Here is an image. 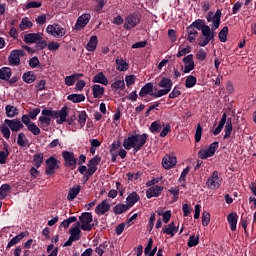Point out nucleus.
<instances>
[{"instance_id": "f257e3e1", "label": "nucleus", "mask_w": 256, "mask_h": 256, "mask_svg": "<svg viewBox=\"0 0 256 256\" xmlns=\"http://www.w3.org/2000/svg\"><path fill=\"white\" fill-rule=\"evenodd\" d=\"M206 19L208 23H212L211 27L205 25V22L201 19H197L190 25L192 29H197L202 33V38L198 41L199 47H207L211 41H215V31L221 25V10H217L216 13L208 12Z\"/></svg>"}, {"instance_id": "f03ea898", "label": "nucleus", "mask_w": 256, "mask_h": 256, "mask_svg": "<svg viewBox=\"0 0 256 256\" xmlns=\"http://www.w3.org/2000/svg\"><path fill=\"white\" fill-rule=\"evenodd\" d=\"M147 139H149V135L147 133L129 134L123 141V147L126 151H131V149H133L134 153H138V151H141L143 145L147 143Z\"/></svg>"}, {"instance_id": "7ed1b4c3", "label": "nucleus", "mask_w": 256, "mask_h": 256, "mask_svg": "<svg viewBox=\"0 0 256 256\" xmlns=\"http://www.w3.org/2000/svg\"><path fill=\"white\" fill-rule=\"evenodd\" d=\"M91 223H93V215L91 212H84L79 217V221L76 225H78L82 231H91V229H93V225H91Z\"/></svg>"}, {"instance_id": "20e7f679", "label": "nucleus", "mask_w": 256, "mask_h": 256, "mask_svg": "<svg viewBox=\"0 0 256 256\" xmlns=\"http://www.w3.org/2000/svg\"><path fill=\"white\" fill-rule=\"evenodd\" d=\"M69 234L70 237L68 241L65 242V247H71L74 241H79V239H81V227L75 224L73 227L70 228Z\"/></svg>"}, {"instance_id": "39448f33", "label": "nucleus", "mask_w": 256, "mask_h": 256, "mask_svg": "<svg viewBox=\"0 0 256 256\" xmlns=\"http://www.w3.org/2000/svg\"><path fill=\"white\" fill-rule=\"evenodd\" d=\"M221 183H223V179L219 178V171L215 170L208 178L206 185L212 191H215L221 187Z\"/></svg>"}, {"instance_id": "423d86ee", "label": "nucleus", "mask_w": 256, "mask_h": 256, "mask_svg": "<svg viewBox=\"0 0 256 256\" xmlns=\"http://www.w3.org/2000/svg\"><path fill=\"white\" fill-rule=\"evenodd\" d=\"M219 149V142H213L210 144L208 149H201L198 151L199 159H209V157H213L215 152Z\"/></svg>"}, {"instance_id": "0eeeda50", "label": "nucleus", "mask_w": 256, "mask_h": 256, "mask_svg": "<svg viewBox=\"0 0 256 256\" xmlns=\"http://www.w3.org/2000/svg\"><path fill=\"white\" fill-rule=\"evenodd\" d=\"M139 23H141V16L137 13L130 14L124 20V29H133V27H137Z\"/></svg>"}, {"instance_id": "6e6552de", "label": "nucleus", "mask_w": 256, "mask_h": 256, "mask_svg": "<svg viewBox=\"0 0 256 256\" xmlns=\"http://www.w3.org/2000/svg\"><path fill=\"white\" fill-rule=\"evenodd\" d=\"M42 115H44V117H53V119H58L57 123H64L65 107H63L61 111L43 110Z\"/></svg>"}, {"instance_id": "1a4fd4ad", "label": "nucleus", "mask_w": 256, "mask_h": 256, "mask_svg": "<svg viewBox=\"0 0 256 256\" xmlns=\"http://www.w3.org/2000/svg\"><path fill=\"white\" fill-rule=\"evenodd\" d=\"M19 57H25V51L13 50L8 57V61L11 65L18 67V65H21V59Z\"/></svg>"}, {"instance_id": "9d476101", "label": "nucleus", "mask_w": 256, "mask_h": 256, "mask_svg": "<svg viewBox=\"0 0 256 256\" xmlns=\"http://www.w3.org/2000/svg\"><path fill=\"white\" fill-rule=\"evenodd\" d=\"M91 21V14L85 13L78 17L76 24L74 26L76 31H81V29H85L87 25Z\"/></svg>"}, {"instance_id": "9b49d317", "label": "nucleus", "mask_w": 256, "mask_h": 256, "mask_svg": "<svg viewBox=\"0 0 256 256\" xmlns=\"http://www.w3.org/2000/svg\"><path fill=\"white\" fill-rule=\"evenodd\" d=\"M184 66H182L183 73H191L195 69V61L193 60V54L183 58Z\"/></svg>"}, {"instance_id": "f8f14e48", "label": "nucleus", "mask_w": 256, "mask_h": 256, "mask_svg": "<svg viewBox=\"0 0 256 256\" xmlns=\"http://www.w3.org/2000/svg\"><path fill=\"white\" fill-rule=\"evenodd\" d=\"M57 163H59V161H57L53 156L46 160V175H53V173H55V169H59V165H57Z\"/></svg>"}, {"instance_id": "ddd939ff", "label": "nucleus", "mask_w": 256, "mask_h": 256, "mask_svg": "<svg viewBox=\"0 0 256 256\" xmlns=\"http://www.w3.org/2000/svg\"><path fill=\"white\" fill-rule=\"evenodd\" d=\"M65 165L70 169H77V158L73 152L65 151Z\"/></svg>"}, {"instance_id": "4468645a", "label": "nucleus", "mask_w": 256, "mask_h": 256, "mask_svg": "<svg viewBox=\"0 0 256 256\" xmlns=\"http://www.w3.org/2000/svg\"><path fill=\"white\" fill-rule=\"evenodd\" d=\"M43 39V33H29L24 35V43L31 45L33 43H39Z\"/></svg>"}, {"instance_id": "2eb2a0df", "label": "nucleus", "mask_w": 256, "mask_h": 256, "mask_svg": "<svg viewBox=\"0 0 256 256\" xmlns=\"http://www.w3.org/2000/svg\"><path fill=\"white\" fill-rule=\"evenodd\" d=\"M109 209H111V204H109V201L107 200H103L101 203H99L96 208H95V214L96 215H105V213H107V211H109Z\"/></svg>"}, {"instance_id": "dca6fc26", "label": "nucleus", "mask_w": 256, "mask_h": 256, "mask_svg": "<svg viewBox=\"0 0 256 256\" xmlns=\"http://www.w3.org/2000/svg\"><path fill=\"white\" fill-rule=\"evenodd\" d=\"M177 165V157L166 155L162 159V167L165 169H173Z\"/></svg>"}, {"instance_id": "f3484780", "label": "nucleus", "mask_w": 256, "mask_h": 256, "mask_svg": "<svg viewBox=\"0 0 256 256\" xmlns=\"http://www.w3.org/2000/svg\"><path fill=\"white\" fill-rule=\"evenodd\" d=\"M5 125H8L9 129H11V131H14L15 133L23 129V123H21V121L17 119H13V120L6 119Z\"/></svg>"}, {"instance_id": "a211bd4d", "label": "nucleus", "mask_w": 256, "mask_h": 256, "mask_svg": "<svg viewBox=\"0 0 256 256\" xmlns=\"http://www.w3.org/2000/svg\"><path fill=\"white\" fill-rule=\"evenodd\" d=\"M146 95H150L154 97L155 93L153 92V83H146L139 92V97H146Z\"/></svg>"}, {"instance_id": "6ab92c4d", "label": "nucleus", "mask_w": 256, "mask_h": 256, "mask_svg": "<svg viewBox=\"0 0 256 256\" xmlns=\"http://www.w3.org/2000/svg\"><path fill=\"white\" fill-rule=\"evenodd\" d=\"M46 31L50 35H53V37H63V28H60L57 24L49 25Z\"/></svg>"}, {"instance_id": "aec40b11", "label": "nucleus", "mask_w": 256, "mask_h": 256, "mask_svg": "<svg viewBox=\"0 0 256 256\" xmlns=\"http://www.w3.org/2000/svg\"><path fill=\"white\" fill-rule=\"evenodd\" d=\"M179 231V227L175 226V222H170L167 226L162 228V232L171 237H175V234Z\"/></svg>"}, {"instance_id": "412c9836", "label": "nucleus", "mask_w": 256, "mask_h": 256, "mask_svg": "<svg viewBox=\"0 0 256 256\" xmlns=\"http://www.w3.org/2000/svg\"><path fill=\"white\" fill-rule=\"evenodd\" d=\"M161 193H163V187H161V186H154V187L149 188L146 191V197H147V199H151L153 197H159V195Z\"/></svg>"}, {"instance_id": "4be33fe9", "label": "nucleus", "mask_w": 256, "mask_h": 256, "mask_svg": "<svg viewBox=\"0 0 256 256\" xmlns=\"http://www.w3.org/2000/svg\"><path fill=\"white\" fill-rule=\"evenodd\" d=\"M140 200L141 196H139L137 192H132L126 198V205L131 209V207H133L135 203H138Z\"/></svg>"}, {"instance_id": "5701e85b", "label": "nucleus", "mask_w": 256, "mask_h": 256, "mask_svg": "<svg viewBox=\"0 0 256 256\" xmlns=\"http://www.w3.org/2000/svg\"><path fill=\"white\" fill-rule=\"evenodd\" d=\"M238 219H239V216L237 215V213L232 212V213L228 214L227 221L230 225L231 231H237V221H238Z\"/></svg>"}, {"instance_id": "b1692460", "label": "nucleus", "mask_w": 256, "mask_h": 256, "mask_svg": "<svg viewBox=\"0 0 256 256\" xmlns=\"http://www.w3.org/2000/svg\"><path fill=\"white\" fill-rule=\"evenodd\" d=\"M83 77L82 73H74L70 76L65 77V85L68 87H72V85H75V82L79 81Z\"/></svg>"}, {"instance_id": "393cba45", "label": "nucleus", "mask_w": 256, "mask_h": 256, "mask_svg": "<svg viewBox=\"0 0 256 256\" xmlns=\"http://www.w3.org/2000/svg\"><path fill=\"white\" fill-rule=\"evenodd\" d=\"M92 93H93L94 99H101V97L105 95V88H103L99 84H95L92 86Z\"/></svg>"}, {"instance_id": "a878e982", "label": "nucleus", "mask_w": 256, "mask_h": 256, "mask_svg": "<svg viewBox=\"0 0 256 256\" xmlns=\"http://www.w3.org/2000/svg\"><path fill=\"white\" fill-rule=\"evenodd\" d=\"M158 87L171 91V89H173V81L170 78L164 77L158 83Z\"/></svg>"}, {"instance_id": "bb28decb", "label": "nucleus", "mask_w": 256, "mask_h": 256, "mask_svg": "<svg viewBox=\"0 0 256 256\" xmlns=\"http://www.w3.org/2000/svg\"><path fill=\"white\" fill-rule=\"evenodd\" d=\"M80 192H81V186L80 185H77V186H74V187L70 188L69 191H68L67 200L68 201H73V199H75L79 195Z\"/></svg>"}, {"instance_id": "cd10ccee", "label": "nucleus", "mask_w": 256, "mask_h": 256, "mask_svg": "<svg viewBox=\"0 0 256 256\" xmlns=\"http://www.w3.org/2000/svg\"><path fill=\"white\" fill-rule=\"evenodd\" d=\"M186 31L188 33L187 40L189 41V43H195L197 35H199V32H197V30H195V28L191 26H188Z\"/></svg>"}, {"instance_id": "c85d7f7f", "label": "nucleus", "mask_w": 256, "mask_h": 256, "mask_svg": "<svg viewBox=\"0 0 256 256\" xmlns=\"http://www.w3.org/2000/svg\"><path fill=\"white\" fill-rule=\"evenodd\" d=\"M225 123H227V113H223L218 126L213 131V135H219V133L223 131V128L225 127Z\"/></svg>"}, {"instance_id": "c756f323", "label": "nucleus", "mask_w": 256, "mask_h": 256, "mask_svg": "<svg viewBox=\"0 0 256 256\" xmlns=\"http://www.w3.org/2000/svg\"><path fill=\"white\" fill-rule=\"evenodd\" d=\"M99 41L97 40V36L93 35L90 37L88 43L86 44L87 51L93 52L97 49Z\"/></svg>"}, {"instance_id": "7c9ffc66", "label": "nucleus", "mask_w": 256, "mask_h": 256, "mask_svg": "<svg viewBox=\"0 0 256 256\" xmlns=\"http://www.w3.org/2000/svg\"><path fill=\"white\" fill-rule=\"evenodd\" d=\"M92 81L93 83H100L101 85L109 84V80L107 79L105 74H103V72H99L98 74H96Z\"/></svg>"}, {"instance_id": "2f4dec72", "label": "nucleus", "mask_w": 256, "mask_h": 256, "mask_svg": "<svg viewBox=\"0 0 256 256\" xmlns=\"http://www.w3.org/2000/svg\"><path fill=\"white\" fill-rule=\"evenodd\" d=\"M111 89L114 91H123V89H125V80H123V78H115L114 82L111 84Z\"/></svg>"}, {"instance_id": "473e14b6", "label": "nucleus", "mask_w": 256, "mask_h": 256, "mask_svg": "<svg viewBox=\"0 0 256 256\" xmlns=\"http://www.w3.org/2000/svg\"><path fill=\"white\" fill-rule=\"evenodd\" d=\"M121 147V142H114L112 143L110 147V155H111V161L112 163H115L117 161V149Z\"/></svg>"}, {"instance_id": "72a5a7b5", "label": "nucleus", "mask_w": 256, "mask_h": 256, "mask_svg": "<svg viewBox=\"0 0 256 256\" xmlns=\"http://www.w3.org/2000/svg\"><path fill=\"white\" fill-rule=\"evenodd\" d=\"M224 137L223 139H229L231 137V134L233 133V123L231 122V118L226 120V125L224 128Z\"/></svg>"}, {"instance_id": "f704fd0d", "label": "nucleus", "mask_w": 256, "mask_h": 256, "mask_svg": "<svg viewBox=\"0 0 256 256\" xmlns=\"http://www.w3.org/2000/svg\"><path fill=\"white\" fill-rule=\"evenodd\" d=\"M67 99L72 103H83L85 101V94H70L67 96Z\"/></svg>"}, {"instance_id": "c9c22d12", "label": "nucleus", "mask_w": 256, "mask_h": 256, "mask_svg": "<svg viewBox=\"0 0 256 256\" xmlns=\"http://www.w3.org/2000/svg\"><path fill=\"white\" fill-rule=\"evenodd\" d=\"M116 65L118 71H127L129 69V63L127 61L123 60L122 57H118L116 59Z\"/></svg>"}, {"instance_id": "e433bc0d", "label": "nucleus", "mask_w": 256, "mask_h": 256, "mask_svg": "<svg viewBox=\"0 0 256 256\" xmlns=\"http://www.w3.org/2000/svg\"><path fill=\"white\" fill-rule=\"evenodd\" d=\"M129 206L127 204H117L113 208V212L115 215H121L122 213H125V211L129 210Z\"/></svg>"}, {"instance_id": "4c0bfd02", "label": "nucleus", "mask_w": 256, "mask_h": 256, "mask_svg": "<svg viewBox=\"0 0 256 256\" xmlns=\"http://www.w3.org/2000/svg\"><path fill=\"white\" fill-rule=\"evenodd\" d=\"M195 85H197V78L193 75L187 76V78L185 80V87L187 89H191V88L195 87Z\"/></svg>"}, {"instance_id": "58836bf2", "label": "nucleus", "mask_w": 256, "mask_h": 256, "mask_svg": "<svg viewBox=\"0 0 256 256\" xmlns=\"http://www.w3.org/2000/svg\"><path fill=\"white\" fill-rule=\"evenodd\" d=\"M69 111H67V109L65 110V122L67 123V125H75V121H77V116L74 114V113H70V116H69Z\"/></svg>"}, {"instance_id": "ea45409f", "label": "nucleus", "mask_w": 256, "mask_h": 256, "mask_svg": "<svg viewBox=\"0 0 256 256\" xmlns=\"http://www.w3.org/2000/svg\"><path fill=\"white\" fill-rule=\"evenodd\" d=\"M11 78V68L5 67L0 69V79H3L4 81H8V79Z\"/></svg>"}, {"instance_id": "a19ab883", "label": "nucleus", "mask_w": 256, "mask_h": 256, "mask_svg": "<svg viewBox=\"0 0 256 256\" xmlns=\"http://www.w3.org/2000/svg\"><path fill=\"white\" fill-rule=\"evenodd\" d=\"M31 27H33V22H31L29 18H23L19 25V29L21 31H25V29H31Z\"/></svg>"}, {"instance_id": "79ce46f5", "label": "nucleus", "mask_w": 256, "mask_h": 256, "mask_svg": "<svg viewBox=\"0 0 256 256\" xmlns=\"http://www.w3.org/2000/svg\"><path fill=\"white\" fill-rule=\"evenodd\" d=\"M7 144L4 145L5 151H0V164L5 165L7 163V158L9 157V150L7 149Z\"/></svg>"}, {"instance_id": "37998d69", "label": "nucleus", "mask_w": 256, "mask_h": 256, "mask_svg": "<svg viewBox=\"0 0 256 256\" xmlns=\"http://www.w3.org/2000/svg\"><path fill=\"white\" fill-rule=\"evenodd\" d=\"M107 247H109V242L108 241H104L102 244H100L98 247H96L95 252L99 256H103L105 251H107Z\"/></svg>"}, {"instance_id": "c03bdc74", "label": "nucleus", "mask_w": 256, "mask_h": 256, "mask_svg": "<svg viewBox=\"0 0 256 256\" xmlns=\"http://www.w3.org/2000/svg\"><path fill=\"white\" fill-rule=\"evenodd\" d=\"M228 33H229V28L227 26L223 27L222 30L219 32L218 37H219V41H221V43L227 42Z\"/></svg>"}, {"instance_id": "a18cd8bd", "label": "nucleus", "mask_w": 256, "mask_h": 256, "mask_svg": "<svg viewBox=\"0 0 256 256\" xmlns=\"http://www.w3.org/2000/svg\"><path fill=\"white\" fill-rule=\"evenodd\" d=\"M24 237H25V233L22 232L19 235H17L16 237L12 238L7 245V249L13 247V245H17V243H19V241H21V239H23Z\"/></svg>"}, {"instance_id": "49530a36", "label": "nucleus", "mask_w": 256, "mask_h": 256, "mask_svg": "<svg viewBox=\"0 0 256 256\" xmlns=\"http://www.w3.org/2000/svg\"><path fill=\"white\" fill-rule=\"evenodd\" d=\"M162 127L163 126L161 125V122L154 121L150 125V131H151V133H161Z\"/></svg>"}, {"instance_id": "de8ad7c7", "label": "nucleus", "mask_w": 256, "mask_h": 256, "mask_svg": "<svg viewBox=\"0 0 256 256\" xmlns=\"http://www.w3.org/2000/svg\"><path fill=\"white\" fill-rule=\"evenodd\" d=\"M19 110H17L16 107L7 105L6 106V115L7 117H15V115H18Z\"/></svg>"}, {"instance_id": "09e8293b", "label": "nucleus", "mask_w": 256, "mask_h": 256, "mask_svg": "<svg viewBox=\"0 0 256 256\" xmlns=\"http://www.w3.org/2000/svg\"><path fill=\"white\" fill-rule=\"evenodd\" d=\"M9 191H11V186L9 184H3L0 188L1 199H5Z\"/></svg>"}, {"instance_id": "8fccbe9b", "label": "nucleus", "mask_w": 256, "mask_h": 256, "mask_svg": "<svg viewBox=\"0 0 256 256\" xmlns=\"http://www.w3.org/2000/svg\"><path fill=\"white\" fill-rule=\"evenodd\" d=\"M33 163L37 169L41 167V163H43V153H39L34 155Z\"/></svg>"}, {"instance_id": "3c124183", "label": "nucleus", "mask_w": 256, "mask_h": 256, "mask_svg": "<svg viewBox=\"0 0 256 256\" xmlns=\"http://www.w3.org/2000/svg\"><path fill=\"white\" fill-rule=\"evenodd\" d=\"M17 143L20 147H27V143H29V141L25 139V133L21 132L18 135Z\"/></svg>"}, {"instance_id": "603ef678", "label": "nucleus", "mask_w": 256, "mask_h": 256, "mask_svg": "<svg viewBox=\"0 0 256 256\" xmlns=\"http://www.w3.org/2000/svg\"><path fill=\"white\" fill-rule=\"evenodd\" d=\"M87 121V112L81 111L78 115V123H80V127H85V123Z\"/></svg>"}, {"instance_id": "864d4df0", "label": "nucleus", "mask_w": 256, "mask_h": 256, "mask_svg": "<svg viewBox=\"0 0 256 256\" xmlns=\"http://www.w3.org/2000/svg\"><path fill=\"white\" fill-rule=\"evenodd\" d=\"M189 171H191V169L189 167H186L182 172H181V175H180V178H179V183H183L182 184V187H185V181L187 179V174L189 173Z\"/></svg>"}, {"instance_id": "5fc2aeb1", "label": "nucleus", "mask_w": 256, "mask_h": 256, "mask_svg": "<svg viewBox=\"0 0 256 256\" xmlns=\"http://www.w3.org/2000/svg\"><path fill=\"white\" fill-rule=\"evenodd\" d=\"M199 245V236L191 235L188 240V247H197Z\"/></svg>"}, {"instance_id": "6e6d98bb", "label": "nucleus", "mask_w": 256, "mask_h": 256, "mask_svg": "<svg viewBox=\"0 0 256 256\" xmlns=\"http://www.w3.org/2000/svg\"><path fill=\"white\" fill-rule=\"evenodd\" d=\"M23 81H25V83H33V81H35V75L33 74V72L24 73Z\"/></svg>"}, {"instance_id": "4d7b16f0", "label": "nucleus", "mask_w": 256, "mask_h": 256, "mask_svg": "<svg viewBox=\"0 0 256 256\" xmlns=\"http://www.w3.org/2000/svg\"><path fill=\"white\" fill-rule=\"evenodd\" d=\"M211 221V214L209 212H203L202 214V225L203 227H207Z\"/></svg>"}, {"instance_id": "13d9d810", "label": "nucleus", "mask_w": 256, "mask_h": 256, "mask_svg": "<svg viewBox=\"0 0 256 256\" xmlns=\"http://www.w3.org/2000/svg\"><path fill=\"white\" fill-rule=\"evenodd\" d=\"M87 166H88L87 175L84 176L86 178V181L87 179H89V177H92V175L95 174V171H97V166H93L90 163H88Z\"/></svg>"}, {"instance_id": "bf43d9fd", "label": "nucleus", "mask_w": 256, "mask_h": 256, "mask_svg": "<svg viewBox=\"0 0 256 256\" xmlns=\"http://www.w3.org/2000/svg\"><path fill=\"white\" fill-rule=\"evenodd\" d=\"M203 134V127H201V124L197 125L196 132H195V142L199 143L201 141V135Z\"/></svg>"}, {"instance_id": "052dcab7", "label": "nucleus", "mask_w": 256, "mask_h": 256, "mask_svg": "<svg viewBox=\"0 0 256 256\" xmlns=\"http://www.w3.org/2000/svg\"><path fill=\"white\" fill-rule=\"evenodd\" d=\"M28 130H30L33 135H39L41 133V129L35 125V123H31L27 126Z\"/></svg>"}, {"instance_id": "680f3d73", "label": "nucleus", "mask_w": 256, "mask_h": 256, "mask_svg": "<svg viewBox=\"0 0 256 256\" xmlns=\"http://www.w3.org/2000/svg\"><path fill=\"white\" fill-rule=\"evenodd\" d=\"M171 133V124H164L163 129L160 133V137H167Z\"/></svg>"}, {"instance_id": "e2e57ef3", "label": "nucleus", "mask_w": 256, "mask_h": 256, "mask_svg": "<svg viewBox=\"0 0 256 256\" xmlns=\"http://www.w3.org/2000/svg\"><path fill=\"white\" fill-rule=\"evenodd\" d=\"M181 95V90L178 86H175L172 90V92L169 94V99H177Z\"/></svg>"}, {"instance_id": "0e129e2a", "label": "nucleus", "mask_w": 256, "mask_h": 256, "mask_svg": "<svg viewBox=\"0 0 256 256\" xmlns=\"http://www.w3.org/2000/svg\"><path fill=\"white\" fill-rule=\"evenodd\" d=\"M196 57L198 61H205V59H207V52H205L203 49H200L196 54Z\"/></svg>"}, {"instance_id": "69168bd1", "label": "nucleus", "mask_w": 256, "mask_h": 256, "mask_svg": "<svg viewBox=\"0 0 256 256\" xmlns=\"http://www.w3.org/2000/svg\"><path fill=\"white\" fill-rule=\"evenodd\" d=\"M127 87H131V85H135V75H129L125 77Z\"/></svg>"}, {"instance_id": "338daca9", "label": "nucleus", "mask_w": 256, "mask_h": 256, "mask_svg": "<svg viewBox=\"0 0 256 256\" xmlns=\"http://www.w3.org/2000/svg\"><path fill=\"white\" fill-rule=\"evenodd\" d=\"M72 223H77V217L76 216H70L65 219V227H69Z\"/></svg>"}, {"instance_id": "774afa93", "label": "nucleus", "mask_w": 256, "mask_h": 256, "mask_svg": "<svg viewBox=\"0 0 256 256\" xmlns=\"http://www.w3.org/2000/svg\"><path fill=\"white\" fill-rule=\"evenodd\" d=\"M85 85H87V83H85L84 80H78L76 82L75 90L76 91H81L82 89H85Z\"/></svg>"}]
</instances>
